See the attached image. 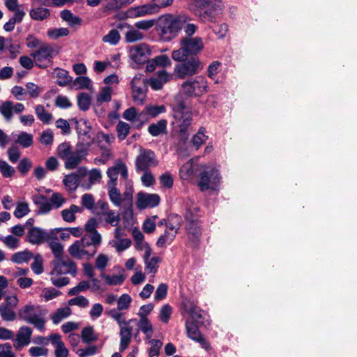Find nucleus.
Instances as JSON below:
<instances>
[{"mask_svg":"<svg viewBox=\"0 0 357 357\" xmlns=\"http://www.w3.org/2000/svg\"><path fill=\"white\" fill-rule=\"evenodd\" d=\"M107 174L109 178L107 183L109 200L115 206L119 207L123 211V218L128 221L132 218L133 213L134 190L131 181H126L125 190L123 194L121 193L116 188L119 175L116 164L107 169Z\"/></svg>","mask_w":357,"mask_h":357,"instance_id":"nucleus-1","label":"nucleus"},{"mask_svg":"<svg viewBox=\"0 0 357 357\" xmlns=\"http://www.w3.org/2000/svg\"><path fill=\"white\" fill-rule=\"evenodd\" d=\"M185 20V15L162 16L158 21L156 31L162 40L169 42L177 36L182 29L183 24L186 22Z\"/></svg>","mask_w":357,"mask_h":357,"instance_id":"nucleus-2","label":"nucleus"},{"mask_svg":"<svg viewBox=\"0 0 357 357\" xmlns=\"http://www.w3.org/2000/svg\"><path fill=\"white\" fill-rule=\"evenodd\" d=\"M52 264L54 268L50 273V280L57 287H62L69 284L70 280L65 276L66 275L70 274L75 276L77 273L75 263L68 257L54 259Z\"/></svg>","mask_w":357,"mask_h":357,"instance_id":"nucleus-3","label":"nucleus"},{"mask_svg":"<svg viewBox=\"0 0 357 357\" xmlns=\"http://www.w3.org/2000/svg\"><path fill=\"white\" fill-rule=\"evenodd\" d=\"M172 121L174 128H178V133L180 138L185 141L188 137V128L192 123V112L188 108L183 100H180L172 107Z\"/></svg>","mask_w":357,"mask_h":357,"instance_id":"nucleus-4","label":"nucleus"},{"mask_svg":"<svg viewBox=\"0 0 357 357\" xmlns=\"http://www.w3.org/2000/svg\"><path fill=\"white\" fill-rule=\"evenodd\" d=\"M204 48V44L201 37H182L180 40V47L174 50L172 58L174 61H182L189 56H197Z\"/></svg>","mask_w":357,"mask_h":357,"instance_id":"nucleus-5","label":"nucleus"},{"mask_svg":"<svg viewBox=\"0 0 357 357\" xmlns=\"http://www.w3.org/2000/svg\"><path fill=\"white\" fill-rule=\"evenodd\" d=\"M46 311L38 305L27 304L17 312L20 319L34 326L40 331H45Z\"/></svg>","mask_w":357,"mask_h":357,"instance_id":"nucleus-6","label":"nucleus"},{"mask_svg":"<svg viewBox=\"0 0 357 357\" xmlns=\"http://www.w3.org/2000/svg\"><path fill=\"white\" fill-rule=\"evenodd\" d=\"M118 309H112L108 312V315L114 319L119 324V350L120 351H125L131 342L132 337V326L131 324L132 321H137L136 319H131L126 321L123 314L119 312Z\"/></svg>","mask_w":357,"mask_h":357,"instance_id":"nucleus-7","label":"nucleus"},{"mask_svg":"<svg viewBox=\"0 0 357 357\" xmlns=\"http://www.w3.org/2000/svg\"><path fill=\"white\" fill-rule=\"evenodd\" d=\"M184 218L185 230L189 243L192 247L198 248L203 230L199 216L195 215L192 210H187Z\"/></svg>","mask_w":357,"mask_h":357,"instance_id":"nucleus-8","label":"nucleus"},{"mask_svg":"<svg viewBox=\"0 0 357 357\" xmlns=\"http://www.w3.org/2000/svg\"><path fill=\"white\" fill-rule=\"evenodd\" d=\"M199 9L192 8V11L202 21H212L213 19L223 10V3L221 0H205L201 3Z\"/></svg>","mask_w":357,"mask_h":357,"instance_id":"nucleus-9","label":"nucleus"},{"mask_svg":"<svg viewBox=\"0 0 357 357\" xmlns=\"http://www.w3.org/2000/svg\"><path fill=\"white\" fill-rule=\"evenodd\" d=\"M219 171L211 166H207L199 173L197 185L201 191L215 190L220 181Z\"/></svg>","mask_w":357,"mask_h":357,"instance_id":"nucleus-10","label":"nucleus"},{"mask_svg":"<svg viewBox=\"0 0 357 357\" xmlns=\"http://www.w3.org/2000/svg\"><path fill=\"white\" fill-rule=\"evenodd\" d=\"M182 63L177 64L174 68V73L177 77L184 79L199 73L204 68L200 60L197 56L182 60Z\"/></svg>","mask_w":357,"mask_h":357,"instance_id":"nucleus-11","label":"nucleus"},{"mask_svg":"<svg viewBox=\"0 0 357 357\" xmlns=\"http://www.w3.org/2000/svg\"><path fill=\"white\" fill-rule=\"evenodd\" d=\"M184 93L189 97L201 96L208 91L206 79L202 76H196L184 82L181 84Z\"/></svg>","mask_w":357,"mask_h":357,"instance_id":"nucleus-12","label":"nucleus"},{"mask_svg":"<svg viewBox=\"0 0 357 357\" xmlns=\"http://www.w3.org/2000/svg\"><path fill=\"white\" fill-rule=\"evenodd\" d=\"M184 312L190 315L192 321L200 326L207 327L211 322L208 315L204 310H201L194 301L185 300L182 303Z\"/></svg>","mask_w":357,"mask_h":357,"instance_id":"nucleus-13","label":"nucleus"},{"mask_svg":"<svg viewBox=\"0 0 357 357\" xmlns=\"http://www.w3.org/2000/svg\"><path fill=\"white\" fill-rule=\"evenodd\" d=\"M158 165V158L152 150L140 149L139 154L135 159V167L137 172L148 171Z\"/></svg>","mask_w":357,"mask_h":357,"instance_id":"nucleus-14","label":"nucleus"},{"mask_svg":"<svg viewBox=\"0 0 357 357\" xmlns=\"http://www.w3.org/2000/svg\"><path fill=\"white\" fill-rule=\"evenodd\" d=\"M54 52V48L50 45L43 43L39 49L31 52L30 55L38 67L44 68L52 62Z\"/></svg>","mask_w":357,"mask_h":357,"instance_id":"nucleus-15","label":"nucleus"},{"mask_svg":"<svg viewBox=\"0 0 357 357\" xmlns=\"http://www.w3.org/2000/svg\"><path fill=\"white\" fill-rule=\"evenodd\" d=\"M19 300L16 296H8L0 303V317L5 321H13L16 319L17 314L15 310Z\"/></svg>","mask_w":357,"mask_h":357,"instance_id":"nucleus-16","label":"nucleus"},{"mask_svg":"<svg viewBox=\"0 0 357 357\" xmlns=\"http://www.w3.org/2000/svg\"><path fill=\"white\" fill-rule=\"evenodd\" d=\"M131 86L134 102L142 104L147 91L146 80L142 75H136L131 81Z\"/></svg>","mask_w":357,"mask_h":357,"instance_id":"nucleus-17","label":"nucleus"},{"mask_svg":"<svg viewBox=\"0 0 357 357\" xmlns=\"http://www.w3.org/2000/svg\"><path fill=\"white\" fill-rule=\"evenodd\" d=\"M59 229H52L46 232L39 227H31L27 234V241L33 245H39L44 241H49L50 239H55V234Z\"/></svg>","mask_w":357,"mask_h":357,"instance_id":"nucleus-18","label":"nucleus"},{"mask_svg":"<svg viewBox=\"0 0 357 357\" xmlns=\"http://www.w3.org/2000/svg\"><path fill=\"white\" fill-rule=\"evenodd\" d=\"M151 50L146 44H140L132 47L130 50V57L136 64H143L149 61Z\"/></svg>","mask_w":357,"mask_h":357,"instance_id":"nucleus-19","label":"nucleus"},{"mask_svg":"<svg viewBox=\"0 0 357 357\" xmlns=\"http://www.w3.org/2000/svg\"><path fill=\"white\" fill-rule=\"evenodd\" d=\"M87 154V149H86L82 144H77L75 151H71L66 158L65 167L67 169H75Z\"/></svg>","mask_w":357,"mask_h":357,"instance_id":"nucleus-20","label":"nucleus"},{"mask_svg":"<svg viewBox=\"0 0 357 357\" xmlns=\"http://www.w3.org/2000/svg\"><path fill=\"white\" fill-rule=\"evenodd\" d=\"M160 202V197L157 194H149L140 192L137 195V206L139 209L153 208Z\"/></svg>","mask_w":357,"mask_h":357,"instance_id":"nucleus-21","label":"nucleus"},{"mask_svg":"<svg viewBox=\"0 0 357 357\" xmlns=\"http://www.w3.org/2000/svg\"><path fill=\"white\" fill-rule=\"evenodd\" d=\"M172 2L173 0H153V3L145 4L137 8V14L139 16L153 14L158 13L160 8L171 5Z\"/></svg>","mask_w":357,"mask_h":357,"instance_id":"nucleus-22","label":"nucleus"},{"mask_svg":"<svg viewBox=\"0 0 357 357\" xmlns=\"http://www.w3.org/2000/svg\"><path fill=\"white\" fill-rule=\"evenodd\" d=\"M80 241L85 248L84 252L86 253L87 259L93 257L96 254L98 248L102 242V240L100 239L96 234L95 236L84 235Z\"/></svg>","mask_w":357,"mask_h":357,"instance_id":"nucleus-23","label":"nucleus"},{"mask_svg":"<svg viewBox=\"0 0 357 357\" xmlns=\"http://www.w3.org/2000/svg\"><path fill=\"white\" fill-rule=\"evenodd\" d=\"M87 175V169L85 167H79L77 173H71L64 176L63 183L70 190H75L80 179Z\"/></svg>","mask_w":357,"mask_h":357,"instance_id":"nucleus-24","label":"nucleus"},{"mask_svg":"<svg viewBox=\"0 0 357 357\" xmlns=\"http://www.w3.org/2000/svg\"><path fill=\"white\" fill-rule=\"evenodd\" d=\"M32 329L29 326H22L20 328L14 343V347L19 350L23 347L28 345L31 342Z\"/></svg>","mask_w":357,"mask_h":357,"instance_id":"nucleus-25","label":"nucleus"},{"mask_svg":"<svg viewBox=\"0 0 357 357\" xmlns=\"http://www.w3.org/2000/svg\"><path fill=\"white\" fill-rule=\"evenodd\" d=\"M49 340L55 348L54 355L56 357L68 356L69 351L66 347L64 342L61 340V337L59 334L55 333L50 335Z\"/></svg>","mask_w":357,"mask_h":357,"instance_id":"nucleus-26","label":"nucleus"},{"mask_svg":"<svg viewBox=\"0 0 357 357\" xmlns=\"http://www.w3.org/2000/svg\"><path fill=\"white\" fill-rule=\"evenodd\" d=\"M50 10L41 6L32 7L29 10L30 17L36 21H43L50 17Z\"/></svg>","mask_w":357,"mask_h":357,"instance_id":"nucleus-27","label":"nucleus"},{"mask_svg":"<svg viewBox=\"0 0 357 357\" xmlns=\"http://www.w3.org/2000/svg\"><path fill=\"white\" fill-rule=\"evenodd\" d=\"M142 115V112L139 114L135 107H131L124 111L123 118L127 121L133 122L136 124L137 128H140L144 124Z\"/></svg>","mask_w":357,"mask_h":357,"instance_id":"nucleus-28","label":"nucleus"},{"mask_svg":"<svg viewBox=\"0 0 357 357\" xmlns=\"http://www.w3.org/2000/svg\"><path fill=\"white\" fill-rule=\"evenodd\" d=\"M167 130V121L160 119L156 123H151L148 127L149 133L153 137H158L166 134Z\"/></svg>","mask_w":357,"mask_h":357,"instance_id":"nucleus-29","label":"nucleus"},{"mask_svg":"<svg viewBox=\"0 0 357 357\" xmlns=\"http://www.w3.org/2000/svg\"><path fill=\"white\" fill-rule=\"evenodd\" d=\"M85 248L80 239L75 241L68 248L69 254L74 258L82 259L87 258L86 253L84 252Z\"/></svg>","mask_w":357,"mask_h":357,"instance_id":"nucleus-30","label":"nucleus"},{"mask_svg":"<svg viewBox=\"0 0 357 357\" xmlns=\"http://www.w3.org/2000/svg\"><path fill=\"white\" fill-rule=\"evenodd\" d=\"M132 323H135L139 328V329L137 330L135 336L137 335L139 330L149 337L153 335V326L148 317H140L139 320L132 321Z\"/></svg>","mask_w":357,"mask_h":357,"instance_id":"nucleus-31","label":"nucleus"},{"mask_svg":"<svg viewBox=\"0 0 357 357\" xmlns=\"http://www.w3.org/2000/svg\"><path fill=\"white\" fill-rule=\"evenodd\" d=\"M72 313L71 309L66 306L59 308L50 315V318L54 324H59L62 320L68 317Z\"/></svg>","mask_w":357,"mask_h":357,"instance_id":"nucleus-32","label":"nucleus"},{"mask_svg":"<svg viewBox=\"0 0 357 357\" xmlns=\"http://www.w3.org/2000/svg\"><path fill=\"white\" fill-rule=\"evenodd\" d=\"M176 236V231H171L168 229H165L164 234L158 238L156 245L158 248H163L166 244L169 245L174 240Z\"/></svg>","mask_w":357,"mask_h":357,"instance_id":"nucleus-33","label":"nucleus"},{"mask_svg":"<svg viewBox=\"0 0 357 357\" xmlns=\"http://www.w3.org/2000/svg\"><path fill=\"white\" fill-rule=\"evenodd\" d=\"M15 142L20 144L23 148H29L32 146L33 143V137L31 134L26 132H21L17 135V139L15 140Z\"/></svg>","mask_w":357,"mask_h":357,"instance_id":"nucleus-34","label":"nucleus"},{"mask_svg":"<svg viewBox=\"0 0 357 357\" xmlns=\"http://www.w3.org/2000/svg\"><path fill=\"white\" fill-rule=\"evenodd\" d=\"M182 219L181 217L176 214H172L168 217L167 222L166 223V229L171 231H176L178 233V229L181 225Z\"/></svg>","mask_w":357,"mask_h":357,"instance_id":"nucleus-35","label":"nucleus"},{"mask_svg":"<svg viewBox=\"0 0 357 357\" xmlns=\"http://www.w3.org/2000/svg\"><path fill=\"white\" fill-rule=\"evenodd\" d=\"M33 257V253L28 250H25L13 254L11 257V260L15 264H20L24 262H28Z\"/></svg>","mask_w":357,"mask_h":357,"instance_id":"nucleus-36","label":"nucleus"},{"mask_svg":"<svg viewBox=\"0 0 357 357\" xmlns=\"http://www.w3.org/2000/svg\"><path fill=\"white\" fill-rule=\"evenodd\" d=\"M35 113L38 119L45 124H50L52 119V115L49 112L45 109L43 105H38L35 107Z\"/></svg>","mask_w":357,"mask_h":357,"instance_id":"nucleus-37","label":"nucleus"},{"mask_svg":"<svg viewBox=\"0 0 357 357\" xmlns=\"http://www.w3.org/2000/svg\"><path fill=\"white\" fill-rule=\"evenodd\" d=\"M185 328L188 337L194 341L202 335L197 324L192 321L187 320L185 321Z\"/></svg>","mask_w":357,"mask_h":357,"instance_id":"nucleus-38","label":"nucleus"},{"mask_svg":"<svg viewBox=\"0 0 357 357\" xmlns=\"http://www.w3.org/2000/svg\"><path fill=\"white\" fill-rule=\"evenodd\" d=\"M112 89L110 86L102 87L96 98V101L99 105L102 102H108L112 100Z\"/></svg>","mask_w":357,"mask_h":357,"instance_id":"nucleus-39","label":"nucleus"},{"mask_svg":"<svg viewBox=\"0 0 357 357\" xmlns=\"http://www.w3.org/2000/svg\"><path fill=\"white\" fill-rule=\"evenodd\" d=\"M13 102L10 100L3 102L0 107V113L8 121H10L13 117Z\"/></svg>","mask_w":357,"mask_h":357,"instance_id":"nucleus-40","label":"nucleus"},{"mask_svg":"<svg viewBox=\"0 0 357 357\" xmlns=\"http://www.w3.org/2000/svg\"><path fill=\"white\" fill-rule=\"evenodd\" d=\"M101 178V172L98 169H93L88 174L87 183H82V186L86 189H89L93 184L99 182Z\"/></svg>","mask_w":357,"mask_h":357,"instance_id":"nucleus-41","label":"nucleus"},{"mask_svg":"<svg viewBox=\"0 0 357 357\" xmlns=\"http://www.w3.org/2000/svg\"><path fill=\"white\" fill-rule=\"evenodd\" d=\"M69 33L68 28H53L47 30V36L51 39L56 40L61 37L67 36Z\"/></svg>","mask_w":357,"mask_h":357,"instance_id":"nucleus-42","label":"nucleus"},{"mask_svg":"<svg viewBox=\"0 0 357 357\" xmlns=\"http://www.w3.org/2000/svg\"><path fill=\"white\" fill-rule=\"evenodd\" d=\"M81 337L84 343H90L98 340L92 326L84 328L81 333Z\"/></svg>","mask_w":357,"mask_h":357,"instance_id":"nucleus-43","label":"nucleus"},{"mask_svg":"<svg viewBox=\"0 0 357 357\" xmlns=\"http://www.w3.org/2000/svg\"><path fill=\"white\" fill-rule=\"evenodd\" d=\"M60 15L61 17L64 21L68 22L71 26L81 24L82 20L79 17L74 15L69 10H62Z\"/></svg>","mask_w":357,"mask_h":357,"instance_id":"nucleus-44","label":"nucleus"},{"mask_svg":"<svg viewBox=\"0 0 357 357\" xmlns=\"http://www.w3.org/2000/svg\"><path fill=\"white\" fill-rule=\"evenodd\" d=\"M77 105L80 110L86 111L91 105V97L86 93H81L77 96Z\"/></svg>","mask_w":357,"mask_h":357,"instance_id":"nucleus-45","label":"nucleus"},{"mask_svg":"<svg viewBox=\"0 0 357 357\" xmlns=\"http://www.w3.org/2000/svg\"><path fill=\"white\" fill-rule=\"evenodd\" d=\"M121 36L118 30L112 29L109 32L103 36L102 41L112 45H116L120 40Z\"/></svg>","mask_w":357,"mask_h":357,"instance_id":"nucleus-46","label":"nucleus"},{"mask_svg":"<svg viewBox=\"0 0 357 357\" xmlns=\"http://www.w3.org/2000/svg\"><path fill=\"white\" fill-rule=\"evenodd\" d=\"M205 128L201 127L192 138V144L196 146L197 149L205 143L208 139V137L205 135Z\"/></svg>","mask_w":357,"mask_h":357,"instance_id":"nucleus-47","label":"nucleus"},{"mask_svg":"<svg viewBox=\"0 0 357 357\" xmlns=\"http://www.w3.org/2000/svg\"><path fill=\"white\" fill-rule=\"evenodd\" d=\"M56 239H50L49 241H47L49 244V247L50 248L54 256V259H57L59 258H62V254L63 251V245L55 241Z\"/></svg>","mask_w":357,"mask_h":357,"instance_id":"nucleus-48","label":"nucleus"},{"mask_svg":"<svg viewBox=\"0 0 357 357\" xmlns=\"http://www.w3.org/2000/svg\"><path fill=\"white\" fill-rule=\"evenodd\" d=\"M146 113L152 118H155L166 112V107L163 105H150L145 107Z\"/></svg>","mask_w":357,"mask_h":357,"instance_id":"nucleus-49","label":"nucleus"},{"mask_svg":"<svg viewBox=\"0 0 357 357\" xmlns=\"http://www.w3.org/2000/svg\"><path fill=\"white\" fill-rule=\"evenodd\" d=\"M186 22L183 24L182 29L185 34L184 37H192L198 30V26L194 23H190V19L185 15Z\"/></svg>","mask_w":357,"mask_h":357,"instance_id":"nucleus-50","label":"nucleus"},{"mask_svg":"<svg viewBox=\"0 0 357 357\" xmlns=\"http://www.w3.org/2000/svg\"><path fill=\"white\" fill-rule=\"evenodd\" d=\"M144 34L137 29H130L126 33L125 40L127 43H135L141 40Z\"/></svg>","mask_w":357,"mask_h":357,"instance_id":"nucleus-51","label":"nucleus"},{"mask_svg":"<svg viewBox=\"0 0 357 357\" xmlns=\"http://www.w3.org/2000/svg\"><path fill=\"white\" fill-rule=\"evenodd\" d=\"M130 126L128 123L120 121L116 126V132L118 138L123 140L129 134Z\"/></svg>","mask_w":357,"mask_h":357,"instance_id":"nucleus-52","label":"nucleus"},{"mask_svg":"<svg viewBox=\"0 0 357 357\" xmlns=\"http://www.w3.org/2000/svg\"><path fill=\"white\" fill-rule=\"evenodd\" d=\"M56 77L58 78L56 84L61 86H65L71 82V77L68 75V73L63 69L56 70Z\"/></svg>","mask_w":357,"mask_h":357,"instance_id":"nucleus-53","label":"nucleus"},{"mask_svg":"<svg viewBox=\"0 0 357 357\" xmlns=\"http://www.w3.org/2000/svg\"><path fill=\"white\" fill-rule=\"evenodd\" d=\"M102 278H104L105 279L106 283L109 285H120L121 284L126 278L123 275H105L102 273L100 275Z\"/></svg>","mask_w":357,"mask_h":357,"instance_id":"nucleus-54","label":"nucleus"},{"mask_svg":"<svg viewBox=\"0 0 357 357\" xmlns=\"http://www.w3.org/2000/svg\"><path fill=\"white\" fill-rule=\"evenodd\" d=\"M33 258L34 260L31 264V268L34 273L40 275L44 271L43 257L40 254H37L36 255L33 256Z\"/></svg>","mask_w":357,"mask_h":357,"instance_id":"nucleus-55","label":"nucleus"},{"mask_svg":"<svg viewBox=\"0 0 357 357\" xmlns=\"http://www.w3.org/2000/svg\"><path fill=\"white\" fill-rule=\"evenodd\" d=\"M103 215L105 216V221L111 226L116 227L120 222V216L113 210H109Z\"/></svg>","mask_w":357,"mask_h":357,"instance_id":"nucleus-56","label":"nucleus"},{"mask_svg":"<svg viewBox=\"0 0 357 357\" xmlns=\"http://www.w3.org/2000/svg\"><path fill=\"white\" fill-rule=\"evenodd\" d=\"M73 84L77 89H90L92 87L91 80L88 77L79 76L75 78Z\"/></svg>","mask_w":357,"mask_h":357,"instance_id":"nucleus-57","label":"nucleus"},{"mask_svg":"<svg viewBox=\"0 0 357 357\" xmlns=\"http://www.w3.org/2000/svg\"><path fill=\"white\" fill-rule=\"evenodd\" d=\"M0 172L4 178H10L14 176L15 169L6 161L0 160Z\"/></svg>","mask_w":357,"mask_h":357,"instance_id":"nucleus-58","label":"nucleus"},{"mask_svg":"<svg viewBox=\"0 0 357 357\" xmlns=\"http://www.w3.org/2000/svg\"><path fill=\"white\" fill-rule=\"evenodd\" d=\"M132 298L130 295L128 294H122L117 299V309L118 310H127L131 303Z\"/></svg>","mask_w":357,"mask_h":357,"instance_id":"nucleus-59","label":"nucleus"},{"mask_svg":"<svg viewBox=\"0 0 357 357\" xmlns=\"http://www.w3.org/2000/svg\"><path fill=\"white\" fill-rule=\"evenodd\" d=\"M97 227V222L96 219L91 218L86 224H85V229L87 232H89L88 234H86V236H95L96 234H98L100 239L102 240V236L96 230Z\"/></svg>","mask_w":357,"mask_h":357,"instance_id":"nucleus-60","label":"nucleus"},{"mask_svg":"<svg viewBox=\"0 0 357 357\" xmlns=\"http://www.w3.org/2000/svg\"><path fill=\"white\" fill-rule=\"evenodd\" d=\"M167 284L165 283H160L155 290L154 300L155 301H160L165 299L167 295Z\"/></svg>","mask_w":357,"mask_h":357,"instance_id":"nucleus-61","label":"nucleus"},{"mask_svg":"<svg viewBox=\"0 0 357 357\" xmlns=\"http://www.w3.org/2000/svg\"><path fill=\"white\" fill-rule=\"evenodd\" d=\"M32 167V162L28 158H22L17 165V170L22 175H26Z\"/></svg>","mask_w":357,"mask_h":357,"instance_id":"nucleus-62","label":"nucleus"},{"mask_svg":"<svg viewBox=\"0 0 357 357\" xmlns=\"http://www.w3.org/2000/svg\"><path fill=\"white\" fill-rule=\"evenodd\" d=\"M172 314V307L169 304L162 306L160 310L159 317L162 322L167 323Z\"/></svg>","mask_w":357,"mask_h":357,"instance_id":"nucleus-63","label":"nucleus"},{"mask_svg":"<svg viewBox=\"0 0 357 357\" xmlns=\"http://www.w3.org/2000/svg\"><path fill=\"white\" fill-rule=\"evenodd\" d=\"M159 181L162 188L169 189L173 186L174 180L172 176L169 172L162 174L159 177Z\"/></svg>","mask_w":357,"mask_h":357,"instance_id":"nucleus-64","label":"nucleus"}]
</instances>
